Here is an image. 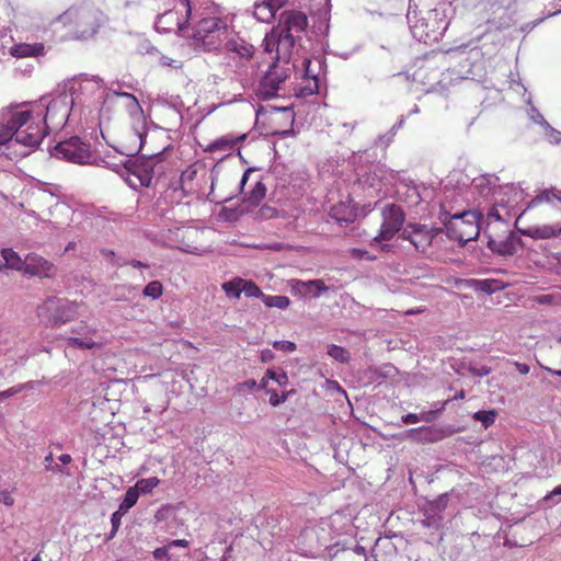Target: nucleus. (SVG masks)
<instances>
[{"label":"nucleus","instance_id":"a18cd8bd","mask_svg":"<svg viewBox=\"0 0 561 561\" xmlns=\"http://www.w3.org/2000/svg\"><path fill=\"white\" fill-rule=\"evenodd\" d=\"M44 462H45V470L46 471L60 472V473H65L67 476L70 474L68 470H66L65 468H62L58 463L54 462L53 453H49L47 456H45Z\"/></svg>","mask_w":561,"mask_h":561},{"label":"nucleus","instance_id":"9d476101","mask_svg":"<svg viewBox=\"0 0 561 561\" xmlns=\"http://www.w3.org/2000/svg\"><path fill=\"white\" fill-rule=\"evenodd\" d=\"M60 20L65 24H75L78 36L87 39L92 37L105 22V15L100 9L93 5L82 4L68 9L60 15Z\"/></svg>","mask_w":561,"mask_h":561},{"label":"nucleus","instance_id":"f257e3e1","mask_svg":"<svg viewBox=\"0 0 561 561\" xmlns=\"http://www.w3.org/2000/svg\"><path fill=\"white\" fill-rule=\"evenodd\" d=\"M102 80L81 75L59 83L49 94L27 104V124L39 127L43 138L65 125L92 127L100 122Z\"/></svg>","mask_w":561,"mask_h":561},{"label":"nucleus","instance_id":"4be33fe9","mask_svg":"<svg viewBox=\"0 0 561 561\" xmlns=\"http://www.w3.org/2000/svg\"><path fill=\"white\" fill-rule=\"evenodd\" d=\"M23 272L31 276L53 277L55 267L44 257L30 253L24 259Z\"/></svg>","mask_w":561,"mask_h":561},{"label":"nucleus","instance_id":"4d7b16f0","mask_svg":"<svg viewBox=\"0 0 561 561\" xmlns=\"http://www.w3.org/2000/svg\"><path fill=\"white\" fill-rule=\"evenodd\" d=\"M197 174L196 169L193 167H188L186 170H184L181 174V183L182 185H186L188 182H192Z\"/></svg>","mask_w":561,"mask_h":561},{"label":"nucleus","instance_id":"69168bd1","mask_svg":"<svg viewBox=\"0 0 561 561\" xmlns=\"http://www.w3.org/2000/svg\"><path fill=\"white\" fill-rule=\"evenodd\" d=\"M168 547L170 548V550L172 548H176V547L186 548V547H188V541L185 539L171 540L170 542H168Z\"/></svg>","mask_w":561,"mask_h":561},{"label":"nucleus","instance_id":"ddd939ff","mask_svg":"<svg viewBox=\"0 0 561 561\" xmlns=\"http://www.w3.org/2000/svg\"><path fill=\"white\" fill-rule=\"evenodd\" d=\"M161 153L162 151L142 153L141 157L134 160L127 159L121 169L125 171L128 176H135L140 186H149L152 180L154 160ZM127 182L133 187L137 186L130 178H127Z\"/></svg>","mask_w":561,"mask_h":561},{"label":"nucleus","instance_id":"9b49d317","mask_svg":"<svg viewBox=\"0 0 561 561\" xmlns=\"http://www.w3.org/2000/svg\"><path fill=\"white\" fill-rule=\"evenodd\" d=\"M51 157L76 164H93L98 154L92 150L90 142L75 136L59 141L50 151Z\"/></svg>","mask_w":561,"mask_h":561},{"label":"nucleus","instance_id":"c85d7f7f","mask_svg":"<svg viewBox=\"0 0 561 561\" xmlns=\"http://www.w3.org/2000/svg\"><path fill=\"white\" fill-rule=\"evenodd\" d=\"M277 10L272 7L271 2L264 0L262 2H256L253 8V16L263 23H270L274 20Z\"/></svg>","mask_w":561,"mask_h":561},{"label":"nucleus","instance_id":"c03bdc74","mask_svg":"<svg viewBox=\"0 0 561 561\" xmlns=\"http://www.w3.org/2000/svg\"><path fill=\"white\" fill-rule=\"evenodd\" d=\"M126 511H122L121 507L116 512H114L111 516L112 530L108 534V539L114 538L116 533L119 529L122 517L126 514Z\"/></svg>","mask_w":561,"mask_h":561},{"label":"nucleus","instance_id":"37998d69","mask_svg":"<svg viewBox=\"0 0 561 561\" xmlns=\"http://www.w3.org/2000/svg\"><path fill=\"white\" fill-rule=\"evenodd\" d=\"M162 295V284L158 280L150 282L144 289V296L158 299Z\"/></svg>","mask_w":561,"mask_h":561},{"label":"nucleus","instance_id":"f8f14e48","mask_svg":"<svg viewBox=\"0 0 561 561\" xmlns=\"http://www.w3.org/2000/svg\"><path fill=\"white\" fill-rule=\"evenodd\" d=\"M77 308L72 301L50 297L38 307V318L47 327H59L75 318Z\"/></svg>","mask_w":561,"mask_h":561},{"label":"nucleus","instance_id":"8fccbe9b","mask_svg":"<svg viewBox=\"0 0 561 561\" xmlns=\"http://www.w3.org/2000/svg\"><path fill=\"white\" fill-rule=\"evenodd\" d=\"M492 244H495V242H491ZM492 250L497 251L502 255H513L516 252V247L512 241H506L502 244H500L499 248L496 245H491Z\"/></svg>","mask_w":561,"mask_h":561},{"label":"nucleus","instance_id":"473e14b6","mask_svg":"<svg viewBox=\"0 0 561 561\" xmlns=\"http://www.w3.org/2000/svg\"><path fill=\"white\" fill-rule=\"evenodd\" d=\"M408 436L412 437L417 442H434L439 437L437 435V431L433 427L421 426L417 428H411L408 432Z\"/></svg>","mask_w":561,"mask_h":561},{"label":"nucleus","instance_id":"cd10ccee","mask_svg":"<svg viewBox=\"0 0 561 561\" xmlns=\"http://www.w3.org/2000/svg\"><path fill=\"white\" fill-rule=\"evenodd\" d=\"M330 28V11L328 8L319 10L313 16L312 31L317 36L325 37Z\"/></svg>","mask_w":561,"mask_h":561},{"label":"nucleus","instance_id":"bb28decb","mask_svg":"<svg viewBox=\"0 0 561 561\" xmlns=\"http://www.w3.org/2000/svg\"><path fill=\"white\" fill-rule=\"evenodd\" d=\"M561 233V225H538L528 229L527 234L534 239H550Z\"/></svg>","mask_w":561,"mask_h":561},{"label":"nucleus","instance_id":"f704fd0d","mask_svg":"<svg viewBox=\"0 0 561 561\" xmlns=\"http://www.w3.org/2000/svg\"><path fill=\"white\" fill-rule=\"evenodd\" d=\"M242 285H243V278L236 277L229 282L224 283L221 285V288L229 298L238 299V298H240V296L243 291Z\"/></svg>","mask_w":561,"mask_h":561},{"label":"nucleus","instance_id":"680f3d73","mask_svg":"<svg viewBox=\"0 0 561 561\" xmlns=\"http://www.w3.org/2000/svg\"><path fill=\"white\" fill-rule=\"evenodd\" d=\"M169 551H170V548L168 547V545H165L163 547L157 548L153 551V557L157 560L170 559Z\"/></svg>","mask_w":561,"mask_h":561},{"label":"nucleus","instance_id":"2eb2a0df","mask_svg":"<svg viewBox=\"0 0 561 561\" xmlns=\"http://www.w3.org/2000/svg\"><path fill=\"white\" fill-rule=\"evenodd\" d=\"M289 68L273 64L261 79L256 94L262 100H270L278 95L282 84L288 77Z\"/></svg>","mask_w":561,"mask_h":561},{"label":"nucleus","instance_id":"0e129e2a","mask_svg":"<svg viewBox=\"0 0 561 561\" xmlns=\"http://www.w3.org/2000/svg\"><path fill=\"white\" fill-rule=\"evenodd\" d=\"M353 256L357 259H365V260H375V256L369 255L368 251L366 250H353Z\"/></svg>","mask_w":561,"mask_h":561},{"label":"nucleus","instance_id":"bf43d9fd","mask_svg":"<svg viewBox=\"0 0 561 561\" xmlns=\"http://www.w3.org/2000/svg\"><path fill=\"white\" fill-rule=\"evenodd\" d=\"M25 387H26L25 385H19V386L11 387L8 390L1 391L0 400L10 398V397L21 392Z\"/></svg>","mask_w":561,"mask_h":561},{"label":"nucleus","instance_id":"393cba45","mask_svg":"<svg viewBox=\"0 0 561 561\" xmlns=\"http://www.w3.org/2000/svg\"><path fill=\"white\" fill-rule=\"evenodd\" d=\"M247 137L245 134L234 136L231 134L221 136L210 142L206 148V152H215V151H229L231 150L238 142L244 140Z\"/></svg>","mask_w":561,"mask_h":561},{"label":"nucleus","instance_id":"6e6d98bb","mask_svg":"<svg viewBox=\"0 0 561 561\" xmlns=\"http://www.w3.org/2000/svg\"><path fill=\"white\" fill-rule=\"evenodd\" d=\"M482 5H490L491 9L495 12V8H505L508 7L513 0H481Z\"/></svg>","mask_w":561,"mask_h":561},{"label":"nucleus","instance_id":"6e6552de","mask_svg":"<svg viewBox=\"0 0 561 561\" xmlns=\"http://www.w3.org/2000/svg\"><path fill=\"white\" fill-rule=\"evenodd\" d=\"M447 236L460 242H468L479 237L484 215L480 209L463 210L449 215L447 211L439 216Z\"/></svg>","mask_w":561,"mask_h":561},{"label":"nucleus","instance_id":"774afa93","mask_svg":"<svg viewBox=\"0 0 561 561\" xmlns=\"http://www.w3.org/2000/svg\"><path fill=\"white\" fill-rule=\"evenodd\" d=\"M514 366L523 375L528 374L529 370H530V367L527 364H524V363L514 362Z\"/></svg>","mask_w":561,"mask_h":561},{"label":"nucleus","instance_id":"a19ab883","mask_svg":"<svg viewBox=\"0 0 561 561\" xmlns=\"http://www.w3.org/2000/svg\"><path fill=\"white\" fill-rule=\"evenodd\" d=\"M266 193L265 185L262 182H256L252 191L250 192L247 201L251 205H259L260 202L264 198Z\"/></svg>","mask_w":561,"mask_h":561},{"label":"nucleus","instance_id":"09e8293b","mask_svg":"<svg viewBox=\"0 0 561 561\" xmlns=\"http://www.w3.org/2000/svg\"><path fill=\"white\" fill-rule=\"evenodd\" d=\"M527 103L530 105L529 112H528L529 118L534 123L540 125L541 127L546 126L548 124V122L545 119V117L541 115V113L537 110V107H535L530 103V99L527 101Z\"/></svg>","mask_w":561,"mask_h":561},{"label":"nucleus","instance_id":"e2e57ef3","mask_svg":"<svg viewBox=\"0 0 561 561\" xmlns=\"http://www.w3.org/2000/svg\"><path fill=\"white\" fill-rule=\"evenodd\" d=\"M276 214V210L273 208V207H270V206H263L261 209H260V217L261 218H272L274 217Z\"/></svg>","mask_w":561,"mask_h":561},{"label":"nucleus","instance_id":"052dcab7","mask_svg":"<svg viewBox=\"0 0 561 561\" xmlns=\"http://www.w3.org/2000/svg\"><path fill=\"white\" fill-rule=\"evenodd\" d=\"M469 370L471 374L479 377L488 376L491 373V368L485 365L470 366Z\"/></svg>","mask_w":561,"mask_h":561},{"label":"nucleus","instance_id":"c756f323","mask_svg":"<svg viewBox=\"0 0 561 561\" xmlns=\"http://www.w3.org/2000/svg\"><path fill=\"white\" fill-rule=\"evenodd\" d=\"M540 203H546L550 205L552 208H554L559 214H561V196L551 192V191H543L541 194H539L536 198H534L528 207H535Z\"/></svg>","mask_w":561,"mask_h":561},{"label":"nucleus","instance_id":"20e7f679","mask_svg":"<svg viewBox=\"0 0 561 561\" xmlns=\"http://www.w3.org/2000/svg\"><path fill=\"white\" fill-rule=\"evenodd\" d=\"M221 49L225 51L226 76L240 82L243 89L249 88L256 68L253 61L254 46L232 31Z\"/></svg>","mask_w":561,"mask_h":561},{"label":"nucleus","instance_id":"4468645a","mask_svg":"<svg viewBox=\"0 0 561 561\" xmlns=\"http://www.w3.org/2000/svg\"><path fill=\"white\" fill-rule=\"evenodd\" d=\"M68 347L78 350L101 348L104 344V337L95 329L87 323H80L71 329V335L65 339Z\"/></svg>","mask_w":561,"mask_h":561},{"label":"nucleus","instance_id":"864d4df0","mask_svg":"<svg viewBox=\"0 0 561 561\" xmlns=\"http://www.w3.org/2000/svg\"><path fill=\"white\" fill-rule=\"evenodd\" d=\"M267 393H270V404L272 407H278L282 403H284L289 394V392H286L283 393L282 396H278V393L275 390H267Z\"/></svg>","mask_w":561,"mask_h":561},{"label":"nucleus","instance_id":"de8ad7c7","mask_svg":"<svg viewBox=\"0 0 561 561\" xmlns=\"http://www.w3.org/2000/svg\"><path fill=\"white\" fill-rule=\"evenodd\" d=\"M266 377H268L270 380H274L278 386H286L288 383V377L284 371L277 373L274 369L268 368L266 370Z\"/></svg>","mask_w":561,"mask_h":561},{"label":"nucleus","instance_id":"2f4dec72","mask_svg":"<svg viewBox=\"0 0 561 561\" xmlns=\"http://www.w3.org/2000/svg\"><path fill=\"white\" fill-rule=\"evenodd\" d=\"M298 288L312 297H320L328 290V286L322 279H312L308 282H298Z\"/></svg>","mask_w":561,"mask_h":561},{"label":"nucleus","instance_id":"a878e982","mask_svg":"<svg viewBox=\"0 0 561 561\" xmlns=\"http://www.w3.org/2000/svg\"><path fill=\"white\" fill-rule=\"evenodd\" d=\"M38 199L45 204H50L49 214L50 216H55L56 214H60L66 218L72 214V209L66 203L59 201L57 196L46 191L42 192L38 196Z\"/></svg>","mask_w":561,"mask_h":561},{"label":"nucleus","instance_id":"58836bf2","mask_svg":"<svg viewBox=\"0 0 561 561\" xmlns=\"http://www.w3.org/2000/svg\"><path fill=\"white\" fill-rule=\"evenodd\" d=\"M328 355L339 363H347L350 360L348 351L335 344L328 346Z\"/></svg>","mask_w":561,"mask_h":561},{"label":"nucleus","instance_id":"aec40b11","mask_svg":"<svg viewBox=\"0 0 561 561\" xmlns=\"http://www.w3.org/2000/svg\"><path fill=\"white\" fill-rule=\"evenodd\" d=\"M439 229H433L426 225L409 224L402 232V238L409 240L420 252H425L433 242Z\"/></svg>","mask_w":561,"mask_h":561},{"label":"nucleus","instance_id":"5701e85b","mask_svg":"<svg viewBox=\"0 0 561 561\" xmlns=\"http://www.w3.org/2000/svg\"><path fill=\"white\" fill-rule=\"evenodd\" d=\"M329 215L332 219L340 224H347L355 219L356 210L352 204V201L347 197L346 201H342L339 204L331 206Z\"/></svg>","mask_w":561,"mask_h":561},{"label":"nucleus","instance_id":"7c9ffc66","mask_svg":"<svg viewBox=\"0 0 561 561\" xmlns=\"http://www.w3.org/2000/svg\"><path fill=\"white\" fill-rule=\"evenodd\" d=\"M446 403H447V401H445L442 404L440 409H438L437 411L431 410V411L422 412L420 414L408 413L401 417V421L404 424H415L421 421L426 422V423L433 422L436 419L437 412L442 411L445 408Z\"/></svg>","mask_w":561,"mask_h":561},{"label":"nucleus","instance_id":"39448f33","mask_svg":"<svg viewBox=\"0 0 561 561\" xmlns=\"http://www.w3.org/2000/svg\"><path fill=\"white\" fill-rule=\"evenodd\" d=\"M233 31L228 16L207 15L192 27V38L205 51L221 50Z\"/></svg>","mask_w":561,"mask_h":561},{"label":"nucleus","instance_id":"ea45409f","mask_svg":"<svg viewBox=\"0 0 561 561\" xmlns=\"http://www.w3.org/2000/svg\"><path fill=\"white\" fill-rule=\"evenodd\" d=\"M139 499V493L135 486H130L127 489L124 500L119 504L122 511L128 512L134 505H136Z\"/></svg>","mask_w":561,"mask_h":561},{"label":"nucleus","instance_id":"c9c22d12","mask_svg":"<svg viewBox=\"0 0 561 561\" xmlns=\"http://www.w3.org/2000/svg\"><path fill=\"white\" fill-rule=\"evenodd\" d=\"M262 301L268 308H277L280 310L286 309L290 304L289 298L282 295L270 296L264 294Z\"/></svg>","mask_w":561,"mask_h":561},{"label":"nucleus","instance_id":"603ef678","mask_svg":"<svg viewBox=\"0 0 561 561\" xmlns=\"http://www.w3.org/2000/svg\"><path fill=\"white\" fill-rule=\"evenodd\" d=\"M15 491V488H12L11 490H0V503L5 506H13L15 499L13 496V493Z\"/></svg>","mask_w":561,"mask_h":561},{"label":"nucleus","instance_id":"e433bc0d","mask_svg":"<svg viewBox=\"0 0 561 561\" xmlns=\"http://www.w3.org/2000/svg\"><path fill=\"white\" fill-rule=\"evenodd\" d=\"M160 484V480L157 477H150L146 479H140L134 485L136 490L140 494H149L152 492L154 488Z\"/></svg>","mask_w":561,"mask_h":561},{"label":"nucleus","instance_id":"423d86ee","mask_svg":"<svg viewBox=\"0 0 561 561\" xmlns=\"http://www.w3.org/2000/svg\"><path fill=\"white\" fill-rule=\"evenodd\" d=\"M102 91L103 94L99 105L100 117L107 105L115 104L125 107L133 119V136L139 141L138 150H141L147 135V123L138 100L131 93L121 92L114 88L106 89L103 84Z\"/></svg>","mask_w":561,"mask_h":561},{"label":"nucleus","instance_id":"a211bd4d","mask_svg":"<svg viewBox=\"0 0 561 561\" xmlns=\"http://www.w3.org/2000/svg\"><path fill=\"white\" fill-rule=\"evenodd\" d=\"M404 222V215L400 207L396 205H387L382 209V224L379 234L374 239L375 241L391 240L397 232L400 231Z\"/></svg>","mask_w":561,"mask_h":561},{"label":"nucleus","instance_id":"79ce46f5","mask_svg":"<svg viewBox=\"0 0 561 561\" xmlns=\"http://www.w3.org/2000/svg\"><path fill=\"white\" fill-rule=\"evenodd\" d=\"M243 294L247 297H253V298H261L263 299L264 293L260 289V287L250 279L243 278V285H242Z\"/></svg>","mask_w":561,"mask_h":561},{"label":"nucleus","instance_id":"f3484780","mask_svg":"<svg viewBox=\"0 0 561 561\" xmlns=\"http://www.w3.org/2000/svg\"><path fill=\"white\" fill-rule=\"evenodd\" d=\"M332 523L333 519L321 520L316 526L305 529L302 536L309 541L310 546H314L319 550H329L333 546L339 545V541H334Z\"/></svg>","mask_w":561,"mask_h":561},{"label":"nucleus","instance_id":"4c0bfd02","mask_svg":"<svg viewBox=\"0 0 561 561\" xmlns=\"http://www.w3.org/2000/svg\"><path fill=\"white\" fill-rule=\"evenodd\" d=\"M496 411L495 410H481L473 413L472 419L482 423L483 427L489 428L496 420Z\"/></svg>","mask_w":561,"mask_h":561},{"label":"nucleus","instance_id":"f03ea898","mask_svg":"<svg viewBox=\"0 0 561 561\" xmlns=\"http://www.w3.org/2000/svg\"><path fill=\"white\" fill-rule=\"evenodd\" d=\"M307 26L308 19L305 13L296 10L284 11L277 25L264 38L265 51H276L278 62L288 64L298 51L301 34Z\"/></svg>","mask_w":561,"mask_h":561},{"label":"nucleus","instance_id":"3c124183","mask_svg":"<svg viewBox=\"0 0 561 561\" xmlns=\"http://www.w3.org/2000/svg\"><path fill=\"white\" fill-rule=\"evenodd\" d=\"M542 128L550 144H559L561 141V133L551 127L549 123Z\"/></svg>","mask_w":561,"mask_h":561},{"label":"nucleus","instance_id":"6ab92c4d","mask_svg":"<svg viewBox=\"0 0 561 561\" xmlns=\"http://www.w3.org/2000/svg\"><path fill=\"white\" fill-rule=\"evenodd\" d=\"M499 186V178L496 175L482 174L471 181L469 192L479 204L482 202H492L494 204L495 191Z\"/></svg>","mask_w":561,"mask_h":561},{"label":"nucleus","instance_id":"dca6fc26","mask_svg":"<svg viewBox=\"0 0 561 561\" xmlns=\"http://www.w3.org/2000/svg\"><path fill=\"white\" fill-rule=\"evenodd\" d=\"M321 69V59L304 58L301 69L299 70L302 82L296 90L299 96H309L319 92Z\"/></svg>","mask_w":561,"mask_h":561},{"label":"nucleus","instance_id":"338daca9","mask_svg":"<svg viewBox=\"0 0 561 561\" xmlns=\"http://www.w3.org/2000/svg\"><path fill=\"white\" fill-rule=\"evenodd\" d=\"M439 523H440V518H435V517H427L424 520H422V524L424 526L434 527V528H438Z\"/></svg>","mask_w":561,"mask_h":561},{"label":"nucleus","instance_id":"7ed1b4c3","mask_svg":"<svg viewBox=\"0 0 561 561\" xmlns=\"http://www.w3.org/2000/svg\"><path fill=\"white\" fill-rule=\"evenodd\" d=\"M42 140V129L27 124V112L22 111L20 105L3 115L0 122V153H4L15 145L31 150L37 148Z\"/></svg>","mask_w":561,"mask_h":561},{"label":"nucleus","instance_id":"5fc2aeb1","mask_svg":"<svg viewBox=\"0 0 561 561\" xmlns=\"http://www.w3.org/2000/svg\"><path fill=\"white\" fill-rule=\"evenodd\" d=\"M273 347L277 351H282L285 353H291L296 350V344L290 341H275L273 343Z\"/></svg>","mask_w":561,"mask_h":561},{"label":"nucleus","instance_id":"1a4fd4ad","mask_svg":"<svg viewBox=\"0 0 561 561\" xmlns=\"http://www.w3.org/2000/svg\"><path fill=\"white\" fill-rule=\"evenodd\" d=\"M494 204L486 213V221H510L515 216H520L519 204L523 202L524 191L515 184H505L495 191Z\"/></svg>","mask_w":561,"mask_h":561},{"label":"nucleus","instance_id":"49530a36","mask_svg":"<svg viewBox=\"0 0 561 561\" xmlns=\"http://www.w3.org/2000/svg\"><path fill=\"white\" fill-rule=\"evenodd\" d=\"M159 64L163 68H169L171 70H178L181 69L183 66L182 60L180 59H173L169 56L161 55L159 58Z\"/></svg>","mask_w":561,"mask_h":561},{"label":"nucleus","instance_id":"13d9d810","mask_svg":"<svg viewBox=\"0 0 561 561\" xmlns=\"http://www.w3.org/2000/svg\"><path fill=\"white\" fill-rule=\"evenodd\" d=\"M257 388V382L254 379H249L237 385V392L243 393L247 390H253Z\"/></svg>","mask_w":561,"mask_h":561},{"label":"nucleus","instance_id":"412c9836","mask_svg":"<svg viewBox=\"0 0 561 561\" xmlns=\"http://www.w3.org/2000/svg\"><path fill=\"white\" fill-rule=\"evenodd\" d=\"M190 18L191 15L186 16L185 12L174 8V4H172V9H167L157 16L154 27L160 33L180 31L184 34L186 28L185 24L188 22Z\"/></svg>","mask_w":561,"mask_h":561},{"label":"nucleus","instance_id":"0eeeda50","mask_svg":"<svg viewBox=\"0 0 561 561\" xmlns=\"http://www.w3.org/2000/svg\"><path fill=\"white\" fill-rule=\"evenodd\" d=\"M408 22L412 36L419 42L431 44L438 42L448 28L449 21L444 7L428 10L417 18L415 11H408Z\"/></svg>","mask_w":561,"mask_h":561},{"label":"nucleus","instance_id":"72a5a7b5","mask_svg":"<svg viewBox=\"0 0 561 561\" xmlns=\"http://www.w3.org/2000/svg\"><path fill=\"white\" fill-rule=\"evenodd\" d=\"M1 256L5 262V266L16 271H23L24 260L10 248L3 249L1 251Z\"/></svg>","mask_w":561,"mask_h":561},{"label":"nucleus","instance_id":"b1692460","mask_svg":"<svg viewBox=\"0 0 561 561\" xmlns=\"http://www.w3.org/2000/svg\"><path fill=\"white\" fill-rule=\"evenodd\" d=\"M46 53L45 45L42 43H20L10 48V54L16 58L38 57L44 56Z\"/></svg>","mask_w":561,"mask_h":561}]
</instances>
